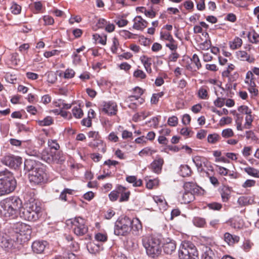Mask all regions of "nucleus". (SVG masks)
I'll use <instances>...</instances> for the list:
<instances>
[{"label": "nucleus", "mask_w": 259, "mask_h": 259, "mask_svg": "<svg viewBox=\"0 0 259 259\" xmlns=\"http://www.w3.org/2000/svg\"><path fill=\"white\" fill-rule=\"evenodd\" d=\"M74 75L75 72L73 69H67L64 72V77L65 78H71Z\"/></svg>", "instance_id": "nucleus-53"}, {"label": "nucleus", "mask_w": 259, "mask_h": 259, "mask_svg": "<svg viewBox=\"0 0 259 259\" xmlns=\"http://www.w3.org/2000/svg\"><path fill=\"white\" fill-rule=\"evenodd\" d=\"M22 201L17 196H11L0 201V215L7 219H14L21 212Z\"/></svg>", "instance_id": "nucleus-1"}, {"label": "nucleus", "mask_w": 259, "mask_h": 259, "mask_svg": "<svg viewBox=\"0 0 259 259\" xmlns=\"http://www.w3.org/2000/svg\"><path fill=\"white\" fill-rule=\"evenodd\" d=\"M53 155V158H54V161L53 162L61 163L65 160V156L62 151L58 150L57 151V152L54 151Z\"/></svg>", "instance_id": "nucleus-24"}, {"label": "nucleus", "mask_w": 259, "mask_h": 259, "mask_svg": "<svg viewBox=\"0 0 259 259\" xmlns=\"http://www.w3.org/2000/svg\"><path fill=\"white\" fill-rule=\"evenodd\" d=\"M232 118L230 117H222L220 121V124L221 126L227 124H230L232 122Z\"/></svg>", "instance_id": "nucleus-60"}, {"label": "nucleus", "mask_w": 259, "mask_h": 259, "mask_svg": "<svg viewBox=\"0 0 259 259\" xmlns=\"http://www.w3.org/2000/svg\"><path fill=\"white\" fill-rule=\"evenodd\" d=\"M179 256L180 259H199L196 247L190 242H184L182 243Z\"/></svg>", "instance_id": "nucleus-8"}, {"label": "nucleus", "mask_w": 259, "mask_h": 259, "mask_svg": "<svg viewBox=\"0 0 259 259\" xmlns=\"http://www.w3.org/2000/svg\"><path fill=\"white\" fill-rule=\"evenodd\" d=\"M191 169L187 165H181L180 167L179 174L183 177H189L191 174Z\"/></svg>", "instance_id": "nucleus-25"}, {"label": "nucleus", "mask_w": 259, "mask_h": 259, "mask_svg": "<svg viewBox=\"0 0 259 259\" xmlns=\"http://www.w3.org/2000/svg\"><path fill=\"white\" fill-rule=\"evenodd\" d=\"M48 144L49 147L48 149L52 151L57 152L60 148V146L56 140H49Z\"/></svg>", "instance_id": "nucleus-35"}, {"label": "nucleus", "mask_w": 259, "mask_h": 259, "mask_svg": "<svg viewBox=\"0 0 259 259\" xmlns=\"http://www.w3.org/2000/svg\"><path fill=\"white\" fill-rule=\"evenodd\" d=\"M48 243L46 241H34L31 245L32 250L34 253L36 254L43 253Z\"/></svg>", "instance_id": "nucleus-12"}, {"label": "nucleus", "mask_w": 259, "mask_h": 259, "mask_svg": "<svg viewBox=\"0 0 259 259\" xmlns=\"http://www.w3.org/2000/svg\"><path fill=\"white\" fill-rule=\"evenodd\" d=\"M0 196L10 194L14 191L17 186L16 180L12 172L5 169L0 172Z\"/></svg>", "instance_id": "nucleus-5"}, {"label": "nucleus", "mask_w": 259, "mask_h": 259, "mask_svg": "<svg viewBox=\"0 0 259 259\" xmlns=\"http://www.w3.org/2000/svg\"><path fill=\"white\" fill-rule=\"evenodd\" d=\"M119 195L117 192V191L113 190L109 194V198L110 200L112 201H115L117 200Z\"/></svg>", "instance_id": "nucleus-62"}, {"label": "nucleus", "mask_w": 259, "mask_h": 259, "mask_svg": "<svg viewBox=\"0 0 259 259\" xmlns=\"http://www.w3.org/2000/svg\"><path fill=\"white\" fill-rule=\"evenodd\" d=\"M193 161L198 169L202 167V161L200 156H195L193 158Z\"/></svg>", "instance_id": "nucleus-50"}, {"label": "nucleus", "mask_w": 259, "mask_h": 259, "mask_svg": "<svg viewBox=\"0 0 259 259\" xmlns=\"http://www.w3.org/2000/svg\"><path fill=\"white\" fill-rule=\"evenodd\" d=\"M1 161L4 164L11 168L16 169L19 167L22 163V159L19 156L13 155H8L3 157Z\"/></svg>", "instance_id": "nucleus-10"}, {"label": "nucleus", "mask_w": 259, "mask_h": 259, "mask_svg": "<svg viewBox=\"0 0 259 259\" xmlns=\"http://www.w3.org/2000/svg\"><path fill=\"white\" fill-rule=\"evenodd\" d=\"M207 207L213 210H220L222 208V205L218 202H212L207 204Z\"/></svg>", "instance_id": "nucleus-43"}, {"label": "nucleus", "mask_w": 259, "mask_h": 259, "mask_svg": "<svg viewBox=\"0 0 259 259\" xmlns=\"http://www.w3.org/2000/svg\"><path fill=\"white\" fill-rule=\"evenodd\" d=\"M178 122V119L175 116L170 117L168 119L167 123L169 125L171 126H175L177 125Z\"/></svg>", "instance_id": "nucleus-49"}, {"label": "nucleus", "mask_w": 259, "mask_h": 259, "mask_svg": "<svg viewBox=\"0 0 259 259\" xmlns=\"http://www.w3.org/2000/svg\"><path fill=\"white\" fill-rule=\"evenodd\" d=\"M163 95L164 93L162 92L157 94H153L151 99V103L152 104H156L159 101V99L161 98Z\"/></svg>", "instance_id": "nucleus-41"}, {"label": "nucleus", "mask_w": 259, "mask_h": 259, "mask_svg": "<svg viewBox=\"0 0 259 259\" xmlns=\"http://www.w3.org/2000/svg\"><path fill=\"white\" fill-rule=\"evenodd\" d=\"M54 151L50 149H44L41 154V158L42 160L46 161L48 163H51L54 162V158H53Z\"/></svg>", "instance_id": "nucleus-17"}, {"label": "nucleus", "mask_w": 259, "mask_h": 259, "mask_svg": "<svg viewBox=\"0 0 259 259\" xmlns=\"http://www.w3.org/2000/svg\"><path fill=\"white\" fill-rule=\"evenodd\" d=\"M119 45L118 40L116 37L112 38V44L111 46L110 49L112 53L116 54Z\"/></svg>", "instance_id": "nucleus-40"}, {"label": "nucleus", "mask_w": 259, "mask_h": 259, "mask_svg": "<svg viewBox=\"0 0 259 259\" xmlns=\"http://www.w3.org/2000/svg\"><path fill=\"white\" fill-rule=\"evenodd\" d=\"M71 227L77 236H83L88 231V227L84 219L81 217H75L71 220Z\"/></svg>", "instance_id": "nucleus-9"}, {"label": "nucleus", "mask_w": 259, "mask_h": 259, "mask_svg": "<svg viewBox=\"0 0 259 259\" xmlns=\"http://www.w3.org/2000/svg\"><path fill=\"white\" fill-rule=\"evenodd\" d=\"M213 104L218 107H222L225 104V99L218 98L215 101H214Z\"/></svg>", "instance_id": "nucleus-59"}, {"label": "nucleus", "mask_w": 259, "mask_h": 259, "mask_svg": "<svg viewBox=\"0 0 259 259\" xmlns=\"http://www.w3.org/2000/svg\"><path fill=\"white\" fill-rule=\"evenodd\" d=\"M5 79L7 82L11 83H15V81L17 80V78L15 75H12L10 74H6L5 76Z\"/></svg>", "instance_id": "nucleus-55"}, {"label": "nucleus", "mask_w": 259, "mask_h": 259, "mask_svg": "<svg viewBox=\"0 0 259 259\" xmlns=\"http://www.w3.org/2000/svg\"><path fill=\"white\" fill-rule=\"evenodd\" d=\"M220 136L217 134L213 133L208 135L207 137V141L210 144H215L221 140Z\"/></svg>", "instance_id": "nucleus-34"}, {"label": "nucleus", "mask_w": 259, "mask_h": 259, "mask_svg": "<svg viewBox=\"0 0 259 259\" xmlns=\"http://www.w3.org/2000/svg\"><path fill=\"white\" fill-rule=\"evenodd\" d=\"M210 47V42L207 40H205L204 42L200 44L199 48L203 50H207Z\"/></svg>", "instance_id": "nucleus-61"}, {"label": "nucleus", "mask_w": 259, "mask_h": 259, "mask_svg": "<svg viewBox=\"0 0 259 259\" xmlns=\"http://www.w3.org/2000/svg\"><path fill=\"white\" fill-rule=\"evenodd\" d=\"M198 96L199 98L206 100L209 97L208 94V88L207 87H202L198 91Z\"/></svg>", "instance_id": "nucleus-27"}, {"label": "nucleus", "mask_w": 259, "mask_h": 259, "mask_svg": "<svg viewBox=\"0 0 259 259\" xmlns=\"http://www.w3.org/2000/svg\"><path fill=\"white\" fill-rule=\"evenodd\" d=\"M252 118L251 114L246 115L245 117V126L246 128H249L251 123L252 122Z\"/></svg>", "instance_id": "nucleus-58"}, {"label": "nucleus", "mask_w": 259, "mask_h": 259, "mask_svg": "<svg viewBox=\"0 0 259 259\" xmlns=\"http://www.w3.org/2000/svg\"><path fill=\"white\" fill-rule=\"evenodd\" d=\"M180 194H181V196H179V199L181 203L188 204L195 199L194 194H192L191 192H183L180 193Z\"/></svg>", "instance_id": "nucleus-19"}, {"label": "nucleus", "mask_w": 259, "mask_h": 259, "mask_svg": "<svg viewBox=\"0 0 259 259\" xmlns=\"http://www.w3.org/2000/svg\"><path fill=\"white\" fill-rule=\"evenodd\" d=\"M184 192H191L192 194L200 193L201 188L192 182H186L184 185Z\"/></svg>", "instance_id": "nucleus-16"}, {"label": "nucleus", "mask_w": 259, "mask_h": 259, "mask_svg": "<svg viewBox=\"0 0 259 259\" xmlns=\"http://www.w3.org/2000/svg\"><path fill=\"white\" fill-rule=\"evenodd\" d=\"M45 25H52L54 23L53 18L49 15H46L43 17Z\"/></svg>", "instance_id": "nucleus-54"}, {"label": "nucleus", "mask_w": 259, "mask_h": 259, "mask_svg": "<svg viewBox=\"0 0 259 259\" xmlns=\"http://www.w3.org/2000/svg\"><path fill=\"white\" fill-rule=\"evenodd\" d=\"M191 61L194 63H195L197 69H199L201 68V65L200 62V60L199 59L198 56L196 54H194L193 55L192 58L191 59Z\"/></svg>", "instance_id": "nucleus-52"}, {"label": "nucleus", "mask_w": 259, "mask_h": 259, "mask_svg": "<svg viewBox=\"0 0 259 259\" xmlns=\"http://www.w3.org/2000/svg\"><path fill=\"white\" fill-rule=\"evenodd\" d=\"M176 248V245L175 241L171 240L164 243L163 245V251L166 254H171L175 250Z\"/></svg>", "instance_id": "nucleus-22"}, {"label": "nucleus", "mask_w": 259, "mask_h": 259, "mask_svg": "<svg viewBox=\"0 0 259 259\" xmlns=\"http://www.w3.org/2000/svg\"><path fill=\"white\" fill-rule=\"evenodd\" d=\"M32 160H26L24 162V169L29 172V179L31 183L40 184L47 180V174L44 169L35 165Z\"/></svg>", "instance_id": "nucleus-4"}, {"label": "nucleus", "mask_w": 259, "mask_h": 259, "mask_svg": "<svg viewBox=\"0 0 259 259\" xmlns=\"http://www.w3.org/2000/svg\"><path fill=\"white\" fill-rule=\"evenodd\" d=\"M13 229L15 233L14 236L20 244H23L30 239L31 229L29 225L18 222L14 225Z\"/></svg>", "instance_id": "nucleus-6"}, {"label": "nucleus", "mask_w": 259, "mask_h": 259, "mask_svg": "<svg viewBox=\"0 0 259 259\" xmlns=\"http://www.w3.org/2000/svg\"><path fill=\"white\" fill-rule=\"evenodd\" d=\"M224 240L229 245H232L239 242L240 238L236 235H233L229 233H225L224 235Z\"/></svg>", "instance_id": "nucleus-20"}, {"label": "nucleus", "mask_w": 259, "mask_h": 259, "mask_svg": "<svg viewBox=\"0 0 259 259\" xmlns=\"http://www.w3.org/2000/svg\"><path fill=\"white\" fill-rule=\"evenodd\" d=\"M194 225L198 227H204L206 225L205 219L200 217H195L193 220Z\"/></svg>", "instance_id": "nucleus-33"}, {"label": "nucleus", "mask_w": 259, "mask_h": 259, "mask_svg": "<svg viewBox=\"0 0 259 259\" xmlns=\"http://www.w3.org/2000/svg\"><path fill=\"white\" fill-rule=\"evenodd\" d=\"M130 195V192L129 191H126L120 195V198H119L120 202L126 201L128 200Z\"/></svg>", "instance_id": "nucleus-57"}, {"label": "nucleus", "mask_w": 259, "mask_h": 259, "mask_svg": "<svg viewBox=\"0 0 259 259\" xmlns=\"http://www.w3.org/2000/svg\"><path fill=\"white\" fill-rule=\"evenodd\" d=\"M126 180L129 183L133 184L134 187H139L142 185V181L141 179L138 180L135 176H128L126 178Z\"/></svg>", "instance_id": "nucleus-26"}, {"label": "nucleus", "mask_w": 259, "mask_h": 259, "mask_svg": "<svg viewBox=\"0 0 259 259\" xmlns=\"http://www.w3.org/2000/svg\"><path fill=\"white\" fill-rule=\"evenodd\" d=\"M244 170L249 176L254 178H259V170L252 167H247L244 168Z\"/></svg>", "instance_id": "nucleus-29"}, {"label": "nucleus", "mask_w": 259, "mask_h": 259, "mask_svg": "<svg viewBox=\"0 0 259 259\" xmlns=\"http://www.w3.org/2000/svg\"><path fill=\"white\" fill-rule=\"evenodd\" d=\"M102 111L109 115H115L117 112V105L115 102L109 101L105 102Z\"/></svg>", "instance_id": "nucleus-14"}, {"label": "nucleus", "mask_w": 259, "mask_h": 259, "mask_svg": "<svg viewBox=\"0 0 259 259\" xmlns=\"http://www.w3.org/2000/svg\"><path fill=\"white\" fill-rule=\"evenodd\" d=\"M141 60L145 68L150 67L152 64L151 58L147 57L146 56H142L141 57Z\"/></svg>", "instance_id": "nucleus-44"}, {"label": "nucleus", "mask_w": 259, "mask_h": 259, "mask_svg": "<svg viewBox=\"0 0 259 259\" xmlns=\"http://www.w3.org/2000/svg\"><path fill=\"white\" fill-rule=\"evenodd\" d=\"M231 191L228 187H224L222 190L221 197L224 202L228 201L230 198Z\"/></svg>", "instance_id": "nucleus-28"}, {"label": "nucleus", "mask_w": 259, "mask_h": 259, "mask_svg": "<svg viewBox=\"0 0 259 259\" xmlns=\"http://www.w3.org/2000/svg\"><path fill=\"white\" fill-rule=\"evenodd\" d=\"M87 248L89 252L92 254H96L103 250L102 245L100 243L89 242L87 245Z\"/></svg>", "instance_id": "nucleus-18"}, {"label": "nucleus", "mask_w": 259, "mask_h": 259, "mask_svg": "<svg viewBox=\"0 0 259 259\" xmlns=\"http://www.w3.org/2000/svg\"><path fill=\"white\" fill-rule=\"evenodd\" d=\"M163 163V159L161 157L157 156L156 159L150 164V168L153 172L159 174L161 172Z\"/></svg>", "instance_id": "nucleus-13"}, {"label": "nucleus", "mask_w": 259, "mask_h": 259, "mask_svg": "<svg viewBox=\"0 0 259 259\" xmlns=\"http://www.w3.org/2000/svg\"><path fill=\"white\" fill-rule=\"evenodd\" d=\"M72 112L73 116L77 118H80L83 114L81 109L77 107H74L72 110Z\"/></svg>", "instance_id": "nucleus-39"}, {"label": "nucleus", "mask_w": 259, "mask_h": 259, "mask_svg": "<svg viewBox=\"0 0 259 259\" xmlns=\"http://www.w3.org/2000/svg\"><path fill=\"white\" fill-rule=\"evenodd\" d=\"M42 215V207L38 200L31 198L26 200L24 207L22 206L20 217L26 221L35 222Z\"/></svg>", "instance_id": "nucleus-2"}, {"label": "nucleus", "mask_w": 259, "mask_h": 259, "mask_svg": "<svg viewBox=\"0 0 259 259\" xmlns=\"http://www.w3.org/2000/svg\"><path fill=\"white\" fill-rule=\"evenodd\" d=\"M132 220L126 217H119L115 223L114 234L116 236H126L131 231Z\"/></svg>", "instance_id": "nucleus-7"}, {"label": "nucleus", "mask_w": 259, "mask_h": 259, "mask_svg": "<svg viewBox=\"0 0 259 259\" xmlns=\"http://www.w3.org/2000/svg\"><path fill=\"white\" fill-rule=\"evenodd\" d=\"M57 76L54 72L49 73L48 74V81L49 82L54 83L57 80Z\"/></svg>", "instance_id": "nucleus-56"}, {"label": "nucleus", "mask_w": 259, "mask_h": 259, "mask_svg": "<svg viewBox=\"0 0 259 259\" xmlns=\"http://www.w3.org/2000/svg\"><path fill=\"white\" fill-rule=\"evenodd\" d=\"M254 75L252 72L250 71H248L246 74V78L245 80V83L247 84L249 87L255 85L256 84L254 82Z\"/></svg>", "instance_id": "nucleus-30"}, {"label": "nucleus", "mask_w": 259, "mask_h": 259, "mask_svg": "<svg viewBox=\"0 0 259 259\" xmlns=\"http://www.w3.org/2000/svg\"><path fill=\"white\" fill-rule=\"evenodd\" d=\"M222 136L225 138H229L234 136V132L231 128H226L222 131Z\"/></svg>", "instance_id": "nucleus-45"}, {"label": "nucleus", "mask_w": 259, "mask_h": 259, "mask_svg": "<svg viewBox=\"0 0 259 259\" xmlns=\"http://www.w3.org/2000/svg\"><path fill=\"white\" fill-rule=\"evenodd\" d=\"M69 247L73 251H77L79 249V245L77 242L72 241L69 245Z\"/></svg>", "instance_id": "nucleus-64"}, {"label": "nucleus", "mask_w": 259, "mask_h": 259, "mask_svg": "<svg viewBox=\"0 0 259 259\" xmlns=\"http://www.w3.org/2000/svg\"><path fill=\"white\" fill-rule=\"evenodd\" d=\"M237 56L238 58L242 61L251 62V61H250L249 56L245 51H238L237 52Z\"/></svg>", "instance_id": "nucleus-37"}, {"label": "nucleus", "mask_w": 259, "mask_h": 259, "mask_svg": "<svg viewBox=\"0 0 259 259\" xmlns=\"http://www.w3.org/2000/svg\"><path fill=\"white\" fill-rule=\"evenodd\" d=\"M217 252L209 247H205L204 252L202 255L201 259H214Z\"/></svg>", "instance_id": "nucleus-21"}, {"label": "nucleus", "mask_w": 259, "mask_h": 259, "mask_svg": "<svg viewBox=\"0 0 259 259\" xmlns=\"http://www.w3.org/2000/svg\"><path fill=\"white\" fill-rule=\"evenodd\" d=\"M38 124L39 126H49L53 122V119L51 116H47L42 120H39L37 121Z\"/></svg>", "instance_id": "nucleus-31"}, {"label": "nucleus", "mask_w": 259, "mask_h": 259, "mask_svg": "<svg viewBox=\"0 0 259 259\" xmlns=\"http://www.w3.org/2000/svg\"><path fill=\"white\" fill-rule=\"evenodd\" d=\"M103 143V141L101 140L94 139L93 142L89 144V146L92 147H99Z\"/></svg>", "instance_id": "nucleus-63"}, {"label": "nucleus", "mask_w": 259, "mask_h": 259, "mask_svg": "<svg viewBox=\"0 0 259 259\" xmlns=\"http://www.w3.org/2000/svg\"><path fill=\"white\" fill-rule=\"evenodd\" d=\"M18 243L15 236H13V238L9 236H3L1 239L0 246L6 250L9 251L17 247Z\"/></svg>", "instance_id": "nucleus-11"}, {"label": "nucleus", "mask_w": 259, "mask_h": 259, "mask_svg": "<svg viewBox=\"0 0 259 259\" xmlns=\"http://www.w3.org/2000/svg\"><path fill=\"white\" fill-rule=\"evenodd\" d=\"M134 76L135 77L139 78L141 79H144L146 77V75L143 72V71L139 69H137L134 72Z\"/></svg>", "instance_id": "nucleus-51"}, {"label": "nucleus", "mask_w": 259, "mask_h": 259, "mask_svg": "<svg viewBox=\"0 0 259 259\" xmlns=\"http://www.w3.org/2000/svg\"><path fill=\"white\" fill-rule=\"evenodd\" d=\"M154 153H155V151L152 150L151 148L147 147L139 152V155L141 157H143L148 155H151Z\"/></svg>", "instance_id": "nucleus-36"}, {"label": "nucleus", "mask_w": 259, "mask_h": 259, "mask_svg": "<svg viewBox=\"0 0 259 259\" xmlns=\"http://www.w3.org/2000/svg\"><path fill=\"white\" fill-rule=\"evenodd\" d=\"M242 45V40L239 37H235L233 40L229 41V47L232 50H236Z\"/></svg>", "instance_id": "nucleus-23"}, {"label": "nucleus", "mask_w": 259, "mask_h": 259, "mask_svg": "<svg viewBox=\"0 0 259 259\" xmlns=\"http://www.w3.org/2000/svg\"><path fill=\"white\" fill-rule=\"evenodd\" d=\"M142 242L149 256L155 258L161 254V240L158 237L154 235L144 236Z\"/></svg>", "instance_id": "nucleus-3"}, {"label": "nucleus", "mask_w": 259, "mask_h": 259, "mask_svg": "<svg viewBox=\"0 0 259 259\" xmlns=\"http://www.w3.org/2000/svg\"><path fill=\"white\" fill-rule=\"evenodd\" d=\"M17 129L18 133H28L30 132V127L24 124L18 123L17 124Z\"/></svg>", "instance_id": "nucleus-46"}, {"label": "nucleus", "mask_w": 259, "mask_h": 259, "mask_svg": "<svg viewBox=\"0 0 259 259\" xmlns=\"http://www.w3.org/2000/svg\"><path fill=\"white\" fill-rule=\"evenodd\" d=\"M248 37L250 42L252 44L259 42V34L254 31L249 32L248 34Z\"/></svg>", "instance_id": "nucleus-32"}, {"label": "nucleus", "mask_w": 259, "mask_h": 259, "mask_svg": "<svg viewBox=\"0 0 259 259\" xmlns=\"http://www.w3.org/2000/svg\"><path fill=\"white\" fill-rule=\"evenodd\" d=\"M132 224L131 225V229L133 231H138L139 230L142 229V225L138 219L135 221H132Z\"/></svg>", "instance_id": "nucleus-42"}, {"label": "nucleus", "mask_w": 259, "mask_h": 259, "mask_svg": "<svg viewBox=\"0 0 259 259\" xmlns=\"http://www.w3.org/2000/svg\"><path fill=\"white\" fill-rule=\"evenodd\" d=\"M10 10L12 13L14 15H18L21 12V7L15 3H12Z\"/></svg>", "instance_id": "nucleus-38"}, {"label": "nucleus", "mask_w": 259, "mask_h": 259, "mask_svg": "<svg viewBox=\"0 0 259 259\" xmlns=\"http://www.w3.org/2000/svg\"><path fill=\"white\" fill-rule=\"evenodd\" d=\"M95 239L98 241L105 242L107 239V236L106 234L98 233L95 235Z\"/></svg>", "instance_id": "nucleus-47"}, {"label": "nucleus", "mask_w": 259, "mask_h": 259, "mask_svg": "<svg viewBox=\"0 0 259 259\" xmlns=\"http://www.w3.org/2000/svg\"><path fill=\"white\" fill-rule=\"evenodd\" d=\"M238 110L242 113H244L246 115L251 113V110L247 106L242 105L238 107Z\"/></svg>", "instance_id": "nucleus-48"}, {"label": "nucleus", "mask_w": 259, "mask_h": 259, "mask_svg": "<svg viewBox=\"0 0 259 259\" xmlns=\"http://www.w3.org/2000/svg\"><path fill=\"white\" fill-rule=\"evenodd\" d=\"M133 28L135 29L142 31L147 26L148 22L143 19L141 16H136L134 19Z\"/></svg>", "instance_id": "nucleus-15"}]
</instances>
